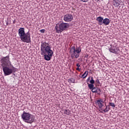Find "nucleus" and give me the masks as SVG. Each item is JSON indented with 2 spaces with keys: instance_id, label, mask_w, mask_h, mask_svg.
Returning <instances> with one entry per match:
<instances>
[{
  "instance_id": "5701e85b",
  "label": "nucleus",
  "mask_w": 129,
  "mask_h": 129,
  "mask_svg": "<svg viewBox=\"0 0 129 129\" xmlns=\"http://www.w3.org/2000/svg\"><path fill=\"white\" fill-rule=\"evenodd\" d=\"M81 2H83L84 3H86V2H88V0H81Z\"/></svg>"
},
{
  "instance_id": "f3484780",
  "label": "nucleus",
  "mask_w": 129,
  "mask_h": 129,
  "mask_svg": "<svg viewBox=\"0 0 129 129\" xmlns=\"http://www.w3.org/2000/svg\"><path fill=\"white\" fill-rule=\"evenodd\" d=\"M69 81H70V82H71V83H75V79L73 78L69 79Z\"/></svg>"
},
{
  "instance_id": "0eeeda50",
  "label": "nucleus",
  "mask_w": 129,
  "mask_h": 129,
  "mask_svg": "<svg viewBox=\"0 0 129 129\" xmlns=\"http://www.w3.org/2000/svg\"><path fill=\"white\" fill-rule=\"evenodd\" d=\"M81 52V46L77 47L75 48V46H72L70 50V53L71 57L72 59L73 58H78L80 55Z\"/></svg>"
},
{
  "instance_id": "39448f33",
  "label": "nucleus",
  "mask_w": 129,
  "mask_h": 129,
  "mask_svg": "<svg viewBox=\"0 0 129 129\" xmlns=\"http://www.w3.org/2000/svg\"><path fill=\"white\" fill-rule=\"evenodd\" d=\"M69 27H70V24L69 23H64L62 21H60L55 26V29L56 33L59 34V33H62L63 31H66Z\"/></svg>"
},
{
  "instance_id": "423d86ee",
  "label": "nucleus",
  "mask_w": 129,
  "mask_h": 129,
  "mask_svg": "<svg viewBox=\"0 0 129 129\" xmlns=\"http://www.w3.org/2000/svg\"><path fill=\"white\" fill-rule=\"evenodd\" d=\"M21 118L23 121L27 122V123H33L35 121L34 116L30 113L26 112L25 111H23L21 115Z\"/></svg>"
},
{
  "instance_id": "2eb2a0df",
  "label": "nucleus",
  "mask_w": 129,
  "mask_h": 129,
  "mask_svg": "<svg viewBox=\"0 0 129 129\" xmlns=\"http://www.w3.org/2000/svg\"><path fill=\"white\" fill-rule=\"evenodd\" d=\"M87 75H88V71H86L81 77V78H86L87 77Z\"/></svg>"
},
{
  "instance_id": "20e7f679",
  "label": "nucleus",
  "mask_w": 129,
  "mask_h": 129,
  "mask_svg": "<svg viewBox=\"0 0 129 129\" xmlns=\"http://www.w3.org/2000/svg\"><path fill=\"white\" fill-rule=\"evenodd\" d=\"M86 82L89 89H91L93 93H97V94L99 95L100 94V92H101L100 89L99 88L94 87V84L95 83V81L93 80V77H89L86 80Z\"/></svg>"
},
{
  "instance_id": "ddd939ff",
  "label": "nucleus",
  "mask_w": 129,
  "mask_h": 129,
  "mask_svg": "<svg viewBox=\"0 0 129 129\" xmlns=\"http://www.w3.org/2000/svg\"><path fill=\"white\" fill-rule=\"evenodd\" d=\"M110 23V20H109L108 18H105L103 20V25H105L106 26H107V25H109V23Z\"/></svg>"
},
{
  "instance_id": "6ab92c4d",
  "label": "nucleus",
  "mask_w": 129,
  "mask_h": 129,
  "mask_svg": "<svg viewBox=\"0 0 129 129\" xmlns=\"http://www.w3.org/2000/svg\"><path fill=\"white\" fill-rule=\"evenodd\" d=\"M96 82L97 83V84H100V82L99 81V79H97L96 80Z\"/></svg>"
},
{
  "instance_id": "f8f14e48",
  "label": "nucleus",
  "mask_w": 129,
  "mask_h": 129,
  "mask_svg": "<svg viewBox=\"0 0 129 129\" xmlns=\"http://www.w3.org/2000/svg\"><path fill=\"white\" fill-rule=\"evenodd\" d=\"M109 109H110V107H109V105L106 106V107L105 109L102 108L101 111L100 112L101 113H103V111L104 112H108L109 111Z\"/></svg>"
},
{
  "instance_id": "aec40b11",
  "label": "nucleus",
  "mask_w": 129,
  "mask_h": 129,
  "mask_svg": "<svg viewBox=\"0 0 129 129\" xmlns=\"http://www.w3.org/2000/svg\"><path fill=\"white\" fill-rule=\"evenodd\" d=\"M103 106V104H101L99 105V108H100V110H101L102 108H102Z\"/></svg>"
},
{
  "instance_id": "9b49d317",
  "label": "nucleus",
  "mask_w": 129,
  "mask_h": 129,
  "mask_svg": "<svg viewBox=\"0 0 129 129\" xmlns=\"http://www.w3.org/2000/svg\"><path fill=\"white\" fill-rule=\"evenodd\" d=\"M113 5L114 6L115 8H118L120 5V2H119V0H113Z\"/></svg>"
},
{
  "instance_id": "9d476101",
  "label": "nucleus",
  "mask_w": 129,
  "mask_h": 129,
  "mask_svg": "<svg viewBox=\"0 0 129 129\" xmlns=\"http://www.w3.org/2000/svg\"><path fill=\"white\" fill-rule=\"evenodd\" d=\"M96 21L98 22V24L99 26H102L103 23V17L99 16L96 18Z\"/></svg>"
},
{
  "instance_id": "412c9836",
  "label": "nucleus",
  "mask_w": 129,
  "mask_h": 129,
  "mask_svg": "<svg viewBox=\"0 0 129 129\" xmlns=\"http://www.w3.org/2000/svg\"><path fill=\"white\" fill-rule=\"evenodd\" d=\"M40 32L42 33V34H44V33H45V29L40 30Z\"/></svg>"
},
{
  "instance_id": "7ed1b4c3",
  "label": "nucleus",
  "mask_w": 129,
  "mask_h": 129,
  "mask_svg": "<svg viewBox=\"0 0 129 129\" xmlns=\"http://www.w3.org/2000/svg\"><path fill=\"white\" fill-rule=\"evenodd\" d=\"M18 35L22 42L24 43H31V33L29 32L26 33L25 32V28L23 27L20 28L18 30Z\"/></svg>"
},
{
  "instance_id": "bb28decb",
  "label": "nucleus",
  "mask_w": 129,
  "mask_h": 129,
  "mask_svg": "<svg viewBox=\"0 0 129 129\" xmlns=\"http://www.w3.org/2000/svg\"><path fill=\"white\" fill-rule=\"evenodd\" d=\"M86 58H87V57H88V55H87L85 56Z\"/></svg>"
},
{
  "instance_id": "393cba45",
  "label": "nucleus",
  "mask_w": 129,
  "mask_h": 129,
  "mask_svg": "<svg viewBox=\"0 0 129 129\" xmlns=\"http://www.w3.org/2000/svg\"><path fill=\"white\" fill-rule=\"evenodd\" d=\"M13 24H16V19L14 20Z\"/></svg>"
},
{
  "instance_id": "f03ea898",
  "label": "nucleus",
  "mask_w": 129,
  "mask_h": 129,
  "mask_svg": "<svg viewBox=\"0 0 129 129\" xmlns=\"http://www.w3.org/2000/svg\"><path fill=\"white\" fill-rule=\"evenodd\" d=\"M40 46V54L44 57V60L50 61L52 58L54 52L51 49V46L49 42L41 41Z\"/></svg>"
},
{
  "instance_id": "b1692460",
  "label": "nucleus",
  "mask_w": 129,
  "mask_h": 129,
  "mask_svg": "<svg viewBox=\"0 0 129 129\" xmlns=\"http://www.w3.org/2000/svg\"><path fill=\"white\" fill-rule=\"evenodd\" d=\"M76 66H77L78 68H80V64H79V63H77Z\"/></svg>"
},
{
  "instance_id": "4be33fe9",
  "label": "nucleus",
  "mask_w": 129,
  "mask_h": 129,
  "mask_svg": "<svg viewBox=\"0 0 129 129\" xmlns=\"http://www.w3.org/2000/svg\"><path fill=\"white\" fill-rule=\"evenodd\" d=\"M76 70H77V71L80 72V70H81V69H80L79 68H77Z\"/></svg>"
},
{
  "instance_id": "f257e3e1",
  "label": "nucleus",
  "mask_w": 129,
  "mask_h": 129,
  "mask_svg": "<svg viewBox=\"0 0 129 129\" xmlns=\"http://www.w3.org/2000/svg\"><path fill=\"white\" fill-rule=\"evenodd\" d=\"M1 63L5 76L11 75L13 72L17 71V68L12 64L10 55L3 56L1 59Z\"/></svg>"
},
{
  "instance_id": "4468645a",
  "label": "nucleus",
  "mask_w": 129,
  "mask_h": 129,
  "mask_svg": "<svg viewBox=\"0 0 129 129\" xmlns=\"http://www.w3.org/2000/svg\"><path fill=\"white\" fill-rule=\"evenodd\" d=\"M95 103L96 104H98V105H100V104H103L104 103V102L103 101V100L100 99V100H97L95 101Z\"/></svg>"
},
{
  "instance_id": "6e6552de",
  "label": "nucleus",
  "mask_w": 129,
  "mask_h": 129,
  "mask_svg": "<svg viewBox=\"0 0 129 129\" xmlns=\"http://www.w3.org/2000/svg\"><path fill=\"white\" fill-rule=\"evenodd\" d=\"M73 20V16L70 14H67L63 16V21L64 22H71Z\"/></svg>"
},
{
  "instance_id": "a878e982",
  "label": "nucleus",
  "mask_w": 129,
  "mask_h": 129,
  "mask_svg": "<svg viewBox=\"0 0 129 129\" xmlns=\"http://www.w3.org/2000/svg\"><path fill=\"white\" fill-rule=\"evenodd\" d=\"M96 2H99V0H95Z\"/></svg>"
},
{
  "instance_id": "a211bd4d",
  "label": "nucleus",
  "mask_w": 129,
  "mask_h": 129,
  "mask_svg": "<svg viewBox=\"0 0 129 129\" xmlns=\"http://www.w3.org/2000/svg\"><path fill=\"white\" fill-rule=\"evenodd\" d=\"M109 104L110 106H112V107H115V105L114 104V103H109Z\"/></svg>"
},
{
  "instance_id": "dca6fc26",
  "label": "nucleus",
  "mask_w": 129,
  "mask_h": 129,
  "mask_svg": "<svg viewBox=\"0 0 129 129\" xmlns=\"http://www.w3.org/2000/svg\"><path fill=\"white\" fill-rule=\"evenodd\" d=\"M63 113H64V114H67V115H69V114L71 113V111L69 109H66L64 110Z\"/></svg>"
},
{
  "instance_id": "1a4fd4ad",
  "label": "nucleus",
  "mask_w": 129,
  "mask_h": 129,
  "mask_svg": "<svg viewBox=\"0 0 129 129\" xmlns=\"http://www.w3.org/2000/svg\"><path fill=\"white\" fill-rule=\"evenodd\" d=\"M109 50L111 53H113V54H116L119 51V49L118 48H115L114 46H111Z\"/></svg>"
}]
</instances>
